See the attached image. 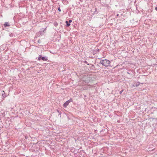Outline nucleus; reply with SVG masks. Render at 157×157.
Segmentation results:
<instances>
[{
	"label": "nucleus",
	"mask_w": 157,
	"mask_h": 157,
	"mask_svg": "<svg viewBox=\"0 0 157 157\" xmlns=\"http://www.w3.org/2000/svg\"><path fill=\"white\" fill-rule=\"evenodd\" d=\"M155 10L157 11V7H155Z\"/></svg>",
	"instance_id": "obj_11"
},
{
	"label": "nucleus",
	"mask_w": 157,
	"mask_h": 157,
	"mask_svg": "<svg viewBox=\"0 0 157 157\" xmlns=\"http://www.w3.org/2000/svg\"><path fill=\"white\" fill-rule=\"evenodd\" d=\"M72 99H70L69 100L67 101H66L63 105V107L64 108H66L68 105L72 101Z\"/></svg>",
	"instance_id": "obj_2"
},
{
	"label": "nucleus",
	"mask_w": 157,
	"mask_h": 157,
	"mask_svg": "<svg viewBox=\"0 0 157 157\" xmlns=\"http://www.w3.org/2000/svg\"><path fill=\"white\" fill-rule=\"evenodd\" d=\"M65 22L67 24V26H69L70 25V24L68 23V22L67 21H66Z\"/></svg>",
	"instance_id": "obj_6"
},
{
	"label": "nucleus",
	"mask_w": 157,
	"mask_h": 157,
	"mask_svg": "<svg viewBox=\"0 0 157 157\" xmlns=\"http://www.w3.org/2000/svg\"><path fill=\"white\" fill-rule=\"evenodd\" d=\"M41 59L44 61H46L48 59L45 57H41Z\"/></svg>",
	"instance_id": "obj_5"
},
{
	"label": "nucleus",
	"mask_w": 157,
	"mask_h": 157,
	"mask_svg": "<svg viewBox=\"0 0 157 157\" xmlns=\"http://www.w3.org/2000/svg\"><path fill=\"white\" fill-rule=\"evenodd\" d=\"M101 63L102 65L105 67L109 66L110 64V61L107 59L102 60L101 61Z\"/></svg>",
	"instance_id": "obj_1"
},
{
	"label": "nucleus",
	"mask_w": 157,
	"mask_h": 157,
	"mask_svg": "<svg viewBox=\"0 0 157 157\" xmlns=\"http://www.w3.org/2000/svg\"><path fill=\"white\" fill-rule=\"evenodd\" d=\"M41 56H39L38 57V60H40L41 59Z\"/></svg>",
	"instance_id": "obj_7"
},
{
	"label": "nucleus",
	"mask_w": 157,
	"mask_h": 157,
	"mask_svg": "<svg viewBox=\"0 0 157 157\" xmlns=\"http://www.w3.org/2000/svg\"><path fill=\"white\" fill-rule=\"evenodd\" d=\"M13 36V34H11V35H10V36Z\"/></svg>",
	"instance_id": "obj_12"
},
{
	"label": "nucleus",
	"mask_w": 157,
	"mask_h": 157,
	"mask_svg": "<svg viewBox=\"0 0 157 157\" xmlns=\"http://www.w3.org/2000/svg\"><path fill=\"white\" fill-rule=\"evenodd\" d=\"M2 97H3V98H5L6 96V95H5V92L4 91H3L2 93Z\"/></svg>",
	"instance_id": "obj_4"
},
{
	"label": "nucleus",
	"mask_w": 157,
	"mask_h": 157,
	"mask_svg": "<svg viewBox=\"0 0 157 157\" xmlns=\"http://www.w3.org/2000/svg\"><path fill=\"white\" fill-rule=\"evenodd\" d=\"M58 10L59 11H61V10L59 8L58 9Z\"/></svg>",
	"instance_id": "obj_10"
},
{
	"label": "nucleus",
	"mask_w": 157,
	"mask_h": 157,
	"mask_svg": "<svg viewBox=\"0 0 157 157\" xmlns=\"http://www.w3.org/2000/svg\"><path fill=\"white\" fill-rule=\"evenodd\" d=\"M123 90H122L121 91H120V94H121L122 93V92H123Z\"/></svg>",
	"instance_id": "obj_8"
},
{
	"label": "nucleus",
	"mask_w": 157,
	"mask_h": 157,
	"mask_svg": "<svg viewBox=\"0 0 157 157\" xmlns=\"http://www.w3.org/2000/svg\"><path fill=\"white\" fill-rule=\"evenodd\" d=\"M4 25L5 27H6L7 26H10V24L8 22H6L4 24Z\"/></svg>",
	"instance_id": "obj_3"
},
{
	"label": "nucleus",
	"mask_w": 157,
	"mask_h": 157,
	"mask_svg": "<svg viewBox=\"0 0 157 157\" xmlns=\"http://www.w3.org/2000/svg\"><path fill=\"white\" fill-rule=\"evenodd\" d=\"M38 1H41V0H37Z\"/></svg>",
	"instance_id": "obj_13"
},
{
	"label": "nucleus",
	"mask_w": 157,
	"mask_h": 157,
	"mask_svg": "<svg viewBox=\"0 0 157 157\" xmlns=\"http://www.w3.org/2000/svg\"><path fill=\"white\" fill-rule=\"evenodd\" d=\"M72 22V21L71 20H69V23H71Z\"/></svg>",
	"instance_id": "obj_9"
}]
</instances>
